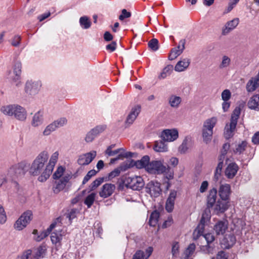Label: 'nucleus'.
<instances>
[{
	"instance_id": "obj_1",
	"label": "nucleus",
	"mask_w": 259,
	"mask_h": 259,
	"mask_svg": "<svg viewBox=\"0 0 259 259\" xmlns=\"http://www.w3.org/2000/svg\"><path fill=\"white\" fill-rule=\"evenodd\" d=\"M147 171L151 174H164L165 176L163 181L166 185V190L171 186L169 181L174 179V171L170 166L166 167L161 161L153 160L150 162L147 167Z\"/></svg>"
},
{
	"instance_id": "obj_2",
	"label": "nucleus",
	"mask_w": 259,
	"mask_h": 259,
	"mask_svg": "<svg viewBox=\"0 0 259 259\" xmlns=\"http://www.w3.org/2000/svg\"><path fill=\"white\" fill-rule=\"evenodd\" d=\"M231 186L228 184L221 185L219 190V195L221 198L219 199L214 208V212L218 214L224 213L229 207Z\"/></svg>"
},
{
	"instance_id": "obj_3",
	"label": "nucleus",
	"mask_w": 259,
	"mask_h": 259,
	"mask_svg": "<svg viewBox=\"0 0 259 259\" xmlns=\"http://www.w3.org/2000/svg\"><path fill=\"white\" fill-rule=\"evenodd\" d=\"M49 158L48 152L46 151H43L40 152L32 163L29 168V174L33 176H38L42 173L45 169V166Z\"/></svg>"
},
{
	"instance_id": "obj_4",
	"label": "nucleus",
	"mask_w": 259,
	"mask_h": 259,
	"mask_svg": "<svg viewBox=\"0 0 259 259\" xmlns=\"http://www.w3.org/2000/svg\"><path fill=\"white\" fill-rule=\"evenodd\" d=\"M1 111L5 115L14 116L16 119L23 121L27 118V112L25 109L18 104H10L3 106Z\"/></svg>"
},
{
	"instance_id": "obj_5",
	"label": "nucleus",
	"mask_w": 259,
	"mask_h": 259,
	"mask_svg": "<svg viewBox=\"0 0 259 259\" xmlns=\"http://www.w3.org/2000/svg\"><path fill=\"white\" fill-rule=\"evenodd\" d=\"M240 114V108L236 107L231 115L230 122L226 124L225 127L224 137L226 139H229L233 136Z\"/></svg>"
},
{
	"instance_id": "obj_6",
	"label": "nucleus",
	"mask_w": 259,
	"mask_h": 259,
	"mask_svg": "<svg viewBox=\"0 0 259 259\" xmlns=\"http://www.w3.org/2000/svg\"><path fill=\"white\" fill-rule=\"evenodd\" d=\"M28 165L26 161H21L13 165L9 168L8 172V177L13 180L22 177L28 170Z\"/></svg>"
},
{
	"instance_id": "obj_7",
	"label": "nucleus",
	"mask_w": 259,
	"mask_h": 259,
	"mask_svg": "<svg viewBox=\"0 0 259 259\" xmlns=\"http://www.w3.org/2000/svg\"><path fill=\"white\" fill-rule=\"evenodd\" d=\"M125 187L133 190L140 191L145 185L143 178L140 176L128 177L124 180Z\"/></svg>"
},
{
	"instance_id": "obj_8",
	"label": "nucleus",
	"mask_w": 259,
	"mask_h": 259,
	"mask_svg": "<svg viewBox=\"0 0 259 259\" xmlns=\"http://www.w3.org/2000/svg\"><path fill=\"white\" fill-rule=\"evenodd\" d=\"M58 153L55 152L51 156L49 162L46 164L45 169L41 176L38 178V181L41 182H45L50 176L58 159Z\"/></svg>"
},
{
	"instance_id": "obj_9",
	"label": "nucleus",
	"mask_w": 259,
	"mask_h": 259,
	"mask_svg": "<svg viewBox=\"0 0 259 259\" xmlns=\"http://www.w3.org/2000/svg\"><path fill=\"white\" fill-rule=\"evenodd\" d=\"M32 219V212L27 210L23 212L14 224V227L20 231L25 228Z\"/></svg>"
},
{
	"instance_id": "obj_10",
	"label": "nucleus",
	"mask_w": 259,
	"mask_h": 259,
	"mask_svg": "<svg viewBox=\"0 0 259 259\" xmlns=\"http://www.w3.org/2000/svg\"><path fill=\"white\" fill-rule=\"evenodd\" d=\"M67 123V119L65 117H60L48 125L43 132V135L47 136L58 128L62 127Z\"/></svg>"
},
{
	"instance_id": "obj_11",
	"label": "nucleus",
	"mask_w": 259,
	"mask_h": 259,
	"mask_svg": "<svg viewBox=\"0 0 259 259\" xmlns=\"http://www.w3.org/2000/svg\"><path fill=\"white\" fill-rule=\"evenodd\" d=\"M145 191L147 193L149 194L151 197H158L161 192L160 183L153 181L149 182L146 185Z\"/></svg>"
},
{
	"instance_id": "obj_12",
	"label": "nucleus",
	"mask_w": 259,
	"mask_h": 259,
	"mask_svg": "<svg viewBox=\"0 0 259 259\" xmlns=\"http://www.w3.org/2000/svg\"><path fill=\"white\" fill-rule=\"evenodd\" d=\"M40 87L41 83L39 81L28 80L25 83V92L29 95L34 96L38 93Z\"/></svg>"
},
{
	"instance_id": "obj_13",
	"label": "nucleus",
	"mask_w": 259,
	"mask_h": 259,
	"mask_svg": "<svg viewBox=\"0 0 259 259\" xmlns=\"http://www.w3.org/2000/svg\"><path fill=\"white\" fill-rule=\"evenodd\" d=\"M106 128L105 125H98L91 130L86 135L85 141L87 143L92 142L97 136Z\"/></svg>"
},
{
	"instance_id": "obj_14",
	"label": "nucleus",
	"mask_w": 259,
	"mask_h": 259,
	"mask_svg": "<svg viewBox=\"0 0 259 259\" xmlns=\"http://www.w3.org/2000/svg\"><path fill=\"white\" fill-rule=\"evenodd\" d=\"M97 153L95 151L80 155L77 159V163L81 166L87 165L94 159Z\"/></svg>"
},
{
	"instance_id": "obj_15",
	"label": "nucleus",
	"mask_w": 259,
	"mask_h": 259,
	"mask_svg": "<svg viewBox=\"0 0 259 259\" xmlns=\"http://www.w3.org/2000/svg\"><path fill=\"white\" fill-rule=\"evenodd\" d=\"M179 137L177 129L165 130L161 134V138L164 142H172Z\"/></svg>"
},
{
	"instance_id": "obj_16",
	"label": "nucleus",
	"mask_w": 259,
	"mask_h": 259,
	"mask_svg": "<svg viewBox=\"0 0 259 259\" xmlns=\"http://www.w3.org/2000/svg\"><path fill=\"white\" fill-rule=\"evenodd\" d=\"M141 109V107L139 105H137L132 108L131 111L127 116L125 122L126 127L130 126L133 123L134 121L140 113Z\"/></svg>"
},
{
	"instance_id": "obj_17",
	"label": "nucleus",
	"mask_w": 259,
	"mask_h": 259,
	"mask_svg": "<svg viewBox=\"0 0 259 259\" xmlns=\"http://www.w3.org/2000/svg\"><path fill=\"white\" fill-rule=\"evenodd\" d=\"M115 189V186L110 183L104 184L99 192V195L101 197L105 198L110 196Z\"/></svg>"
},
{
	"instance_id": "obj_18",
	"label": "nucleus",
	"mask_w": 259,
	"mask_h": 259,
	"mask_svg": "<svg viewBox=\"0 0 259 259\" xmlns=\"http://www.w3.org/2000/svg\"><path fill=\"white\" fill-rule=\"evenodd\" d=\"M228 227V222L226 220L218 221L214 226V231L218 235H223Z\"/></svg>"
},
{
	"instance_id": "obj_19",
	"label": "nucleus",
	"mask_w": 259,
	"mask_h": 259,
	"mask_svg": "<svg viewBox=\"0 0 259 259\" xmlns=\"http://www.w3.org/2000/svg\"><path fill=\"white\" fill-rule=\"evenodd\" d=\"M177 195V191L175 190L170 191L165 204V209L167 212H171L173 210Z\"/></svg>"
},
{
	"instance_id": "obj_20",
	"label": "nucleus",
	"mask_w": 259,
	"mask_h": 259,
	"mask_svg": "<svg viewBox=\"0 0 259 259\" xmlns=\"http://www.w3.org/2000/svg\"><path fill=\"white\" fill-rule=\"evenodd\" d=\"M69 176H65L56 181L55 185L53 186V190L55 193L57 194L62 190L69 181Z\"/></svg>"
},
{
	"instance_id": "obj_21",
	"label": "nucleus",
	"mask_w": 259,
	"mask_h": 259,
	"mask_svg": "<svg viewBox=\"0 0 259 259\" xmlns=\"http://www.w3.org/2000/svg\"><path fill=\"white\" fill-rule=\"evenodd\" d=\"M217 190L213 188L209 191L208 195L207 196V208L209 209L213 206H215L214 204L217 203Z\"/></svg>"
},
{
	"instance_id": "obj_22",
	"label": "nucleus",
	"mask_w": 259,
	"mask_h": 259,
	"mask_svg": "<svg viewBox=\"0 0 259 259\" xmlns=\"http://www.w3.org/2000/svg\"><path fill=\"white\" fill-rule=\"evenodd\" d=\"M186 43V40L182 39L180 40V44L182 45V48L181 49H177L176 48H174L171 50L169 54L168 58L170 60H172L176 59L178 56L180 55L185 49V45Z\"/></svg>"
},
{
	"instance_id": "obj_23",
	"label": "nucleus",
	"mask_w": 259,
	"mask_h": 259,
	"mask_svg": "<svg viewBox=\"0 0 259 259\" xmlns=\"http://www.w3.org/2000/svg\"><path fill=\"white\" fill-rule=\"evenodd\" d=\"M237 164L234 162L230 163L225 169V175L229 179H232L238 170Z\"/></svg>"
},
{
	"instance_id": "obj_24",
	"label": "nucleus",
	"mask_w": 259,
	"mask_h": 259,
	"mask_svg": "<svg viewBox=\"0 0 259 259\" xmlns=\"http://www.w3.org/2000/svg\"><path fill=\"white\" fill-rule=\"evenodd\" d=\"M44 120V112L39 110L36 112L33 116L31 125L34 127H37L43 123Z\"/></svg>"
},
{
	"instance_id": "obj_25",
	"label": "nucleus",
	"mask_w": 259,
	"mask_h": 259,
	"mask_svg": "<svg viewBox=\"0 0 259 259\" xmlns=\"http://www.w3.org/2000/svg\"><path fill=\"white\" fill-rule=\"evenodd\" d=\"M239 22V20L237 18L228 22L225 25V28L223 29V34L226 35L231 30L234 29L238 25Z\"/></svg>"
},
{
	"instance_id": "obj_26",
	"label": "nucleus",
	"mask_w": 259,
	"mask_h": 259,
	"mask_svg": "<svg viewBox=\"0 0 259 259\" xmlns=\"http://www.w3.org/2000/svg\"><path fill=\"white\" fill-rule=\"evenodd\" d=\"M190 63V59L188 58H184L179 61L175 67V70L178 72L184 71L189 66Z\"/></svg>"
},
{
	"instance_id": "obj_27",
	"label": "nucleus",
	"mask_w": 259,
	"mask_h": 259,
	"mask_svg": "<svg viewBox=\"0 0 259 259\" xmlns=\"http://www.w3.org/2000/svg\"><path fill=\"white\" fill-rule=\"evenodd\" d=\"M150 157L148 155L144 156L140 160L135 162V166L137 168L141 169L144 168L147 171V167L150 163Z\"/></svg>"
},
{
	"instance_id": "obj_28",
	"label": "nucleus",
	"mask_w": 259,
	"mask_h": 259,
	"mask_svg": "<svg viewBox=\"0 0 259 259\" xmlns=\"http://www.w3.org/2000/svg\"><path fill=\"white\" fill-rule=\"evenodd\" d=\"M249 108L259 111V95H253L248 102Z\"/></svg>"
},
{
	"instance_id": "obj_29",
	"label": "nucleus",
	"mask_w": 259,
	"mask_h": 259,
	"mask_svg": "<svg viewBox=\"0 0 259 259\" xmlns=\"http://www.w3.org/2000/svg\"><path fill=\"white\" fill-rule=\"evenodd\" d=\"M104 178L103 177L98 178L96 179L90 184L88 190H84L82 191V194H85V193L87 191L88 192V193H90V192L95 190L104 182Z\"/></svg>"
},
{
	"instance_id": "obj_30",
	"label": "nucleus",
	"mask_w": 259,
	"mask_h": 259,
	"mask_svg": "<svg viewBox=\"0 0 259 259\" xmlns=\"http://www.w3.org/2000/svg\"><path fill=\"white\" fill-rule=\"evenodd\" d=\"M153 149L156 152H164L167 151L168 148L165 142L162 140L155 142Z\"/></svg>"
},
{
	"instance_id": "obj_31",
	"label": "nucleus",
	"mask_w": 259,
	"mask_h": 259,
	"mask_svg": "<svg viewBox=\"0 0 259 259\" xmlns=\"http://www.w3.org/2000/svg\"><path fill=\"white\" fill-rule=\"evenodd\" d=\"M181 102L182 98L175 95H171L168 98V103L172 108H178Z\"/></svg>"
},
{
	"instance_id": "obj_32",
	"label": "nucleus",
	"mask_w": 259,
	"mask_h": 259,
	"mask_svg": "<svg viewBox=\"0 0 259 259\" xmlns=\"http://www.w3.org/2000/svg\"><path fill=\"white\" fill-rule=\"evenodd\" d=\"M259 86V78L256 77L254 79L249 80L246 84V90L248 92H251L255 91Z\"/></svg>"
},
{
	"instance_id": "obj_33",
	"label": "nucleus",
	"mask_w": 259,
	"mask_h": 259,
	"mask_svg": "<svg viewBox=\"0 0 259 259\" xmlns=\"http://www.w3.org/2000/svg\"><path fill=\"white\" fill-rule=\"evenodd\" d=\"M195 248V244L194 243H191L184 251V256L181 257V259H192L191 256L194 253Z\"/></svg>"
},
{
	"instance_id": "obj_34",
	"label": "nucleus",
	"mask_w": 259,
	"mask_h": 259,
	"mask_svg": "<svg viewBox=\"0 0 259 259\" xmlns=\"http://www.w3.org/2000/svg\"><path fill=\"white\" fill-rule=\"evenodd\" d=\"M217 121L216 117H212L207 119L203 124V129L213 132V128L214 127Z\"/></svg>"
},
{
	"instance_id": "obj_35",
	"label": "nucleus",
	"mask_w": 259,
	"mask_h": 259,
	"mask_svg": "<svg viewBox=\"0 0 259 259\" xmlns=\"http://www.w3.org/2000/svg\"><path fill=\"white\" fill-rule=\"evenodd\" d=\"M159 212L157 210L153 211L150 215L149 224L150 226L155 227L157 225L159 218Z\"/></svg>"
},
{
	"instance_id": "obj_36",
	"label": "nucleus",
	"mask_w": 259,
	"mask_h": 259,
	"mask_svg": "<svg viewBox=\"0 0 259 259\" xmlns=\"http://www.w3.org/2000/svg\"><path fill=\"white\" fill-rule=\"evenodd\" d=\"M92 22L87 16L81 17L79 19V24L84 29H89L91 26Z\"/></svg>"
},
{
	"instance_id": "obj_37",
	"label": "nucleus",
	"mask_w": 259,
	"mask_h": 259,
	"mask_svg": "<svg viewBox=\"0 0 259 259\" xmlns=\"http://www.w3.org/2000/svg\"><path fill=\"white\" fill-rule=\"evenodd\" d=\"M247 144V143L246 141H242L241 143L236 145V147L233 148L234 153L239 155L242 154L245 150Z\"/></svg>"
},
{
	"instance_id": "obj_38",
	"label": "nucleus",
	"mask_w": 259,
	"mask_h": 259,
	"mask_svg": "<svg viewBox=\"0 0 259 259\" xmlns=\"http://www.w3.org/2000/svg\"><path fill=\"white\" fill-rule=\"evenodd\" d=\"M173 70V66L172 65H167L162 70L160 75L159 76V79H164L167 76L170 75Z\"/></svg>"
},
{
	"instance_id": "obj_39",
	"label": "nucleus",
	"mask_w": 259,
	"mask_h": 259,
	"mask_svg": "<svg viewBox=\"0 0 259 259\" xmlns=\"http://www.w3.org/2000/svg\"><path fill=\"white\" fill-rule=\"evenodd\" d=\"M224 241L227 244L226 247L229 248L235 243L236 237L233 234H229L224 238Z\"/></svg>"
},
{
	"instance_id": "obj_40",
	"label": "nucleus",
	"mask_w": 259,
	"mask_h": 259,
	"mask_svg": "<svg viewBox=\"0 0 259 259\" xmlns=\"http://www.w3.org/2000/svg\"><path fill=\"white\" fill-rule=\"evenodd\" d=\"M96 193L95 192L91 193L87 196L84 200V203L87 206L88 208H90L94 203Z\"/></svg>"
},
{
	"instance_id": "obj_41",
	"label": "nucleus",
	"mask_w": 259,
	"mask_h": 259,
	"mask_svg": "<svg viewBox=\"0 0 259 259\" xmlns=\"http://www.w3.org/2000/svg\"><path fill=\"white\" fill-rule=\"evenodd\" d=\"M212 134H213V132L209 131L203 128L202 137H203L204 141L206 144H207L211 141V140L212 139Z\"/></svg>"
},
{
	"instance_id": "obj_42",
	"label": "nucleus",
	"mask_w": 259,
	"mask_h": 259,
	"mask_svg": "<svg viewBox=\"0 0 259 259\" xmlns=\"http://www.w3.org/2000/svg\"><path fill=\"white\" fill-rule=\"evenodd\" d=\"M51 239L53 243L56 244L62 239V235L59 232H54L51 234Z\"/></svg>"
},
{
	"instance_id": "obj_43",
	"label": "nucleus",
	"mask_w": 259,
	"mask_h": 259,
	"mask_svg": "<svg viewBox=\"0 0 259 259\" xmlns=\"http://www.w3.org/2000/svg\"><path fill=\"white\" fill-rule=\"evenodd\" d=\"M148 47L153 51L158 50V40L156 38H152L148 44Z\"/></svg>"
},
{
	"instance_id": "obj_44",
	"label": "nucleus",
	"mask_w": 259,
	"mask_h": 259,
	"mask_svg": "<svg viewBox=\"0 0 259 259\" xmlns=\"http://www.w3.org/2000/svg\"><path fill=\"white\" fill-rule=\"evenodd\" d=\"M188 139L187 138H185L182 144L179 147L178 150L180 153H185L187 152L188 149Z\"/></svg>"
},
{
	"instance_id": "obj_45",
	"label": "nucleus",
	"mask_w": 259,
	"mask_h": 259,
	"mask_svg": "<svg viewBox=\"0 0 259 259\" xmlns=\"http://www.w3.org/2000/svg\"><path fill=\"white\" fill-rule=\"evenodd\" d=\"M97 173V171L95 169H92L88 171L87 174L84 176L82 184L84 185L86 184L90 179L91 178L95 176L96 174Z\"/></svg>"
},
{
	"instance_id": "obj_46",
	"label": "nucleus",
	"mask_w": 259,
	"mask_h": 259,
	"mask_svg": "<svg viewBox=\"0 0 259 259\" xmlns=\"http://www.w3.org/2000/svg\"><path fill=\"white\" fill-rule=\"evenodd\" d=\"M231 63V59L227 56H224L222 57V60L219 65L220 69L226 68L228 67Z\"/></svg>"
},
{
	"instance_id": "obj_47",
	"label": "nucleus",
	"mask_w": 259,
	"mask_h": 259,
	"mask_svg": "<svg viewBox=\"0 0 259 259\" xmlns=\"http://www.w3.org/2000/svg\"><path fill=\"white\" fill-rule=\"evenodd\" d=\"M180 245L178 242H175L172 245L171 253L173 257H177L179 254Z\"/></svg>"
},
{
	"instance_id": "obj_48",
	"label": "nucleus",
	"mask_w": 259,
	"mask_h": 259,
	"mask_svg": "<svg viewBox=\"0 0 259 259\" xmlns=\"http://www.w3.org/2000/svg\"><path fill=\"white\" fill-rule=\"evenodd\" d=\"M46 251V249L44 246H39L37 249L35 257L36 259H38L40 257H43Z\"/></svg>"
},
{
	"instance_id": "obj_49",
	"label": "nucleus",
	"mask_w": 259,
	"mask_h": 259,
	"mask_svg": "<svg viewBox=\"0 0 259 259\" xmlns=\"http://www.w3.org/2000/svg\"><path fill=\"white\" fill-rule=\"evenodd\" d=\"M22 65L20 61L15 62L13 68V73L14 74H21Z\"/></svg>"
},
{
	"instance_id": "obj_50",
	"label": "nucleus",
	"mask_w": 259,
	"mask_h": 259,
	"mask_svg": "<svg viewBox=\"0 0 259 259\" xmlns=\"http://www.w3.org/2000/svg\"><path fill=\"white\" fill-rule=\"evenodd\" d=\"M201 250L205 253H213L214 247L210 244H207L206 245L202 246L201 248Z\"/></svg>"
},
{
	"instance_id": "obj_51",
	"label": "nucleus",
	"mask_w": 259,
	"mask_h": 259,
	"mask_svg": "<svg viewBox=\"0 0 259 259\" xmlns=\"http://www.w3.org/2000/svg\"><path fill=\"white\" fill-rule=\"evenodd\" d=\"M64 171V169L62 166L58 167L53 175V178L54 179H59L63 175Z\"/></svg>"
},
{
	"instance_id": "obj_52",
	"label": "nucleus",
	"mask_w": 259,
	"mask_h": 259,
	"mask_svg": "<svg viewBox=\"0 0 259 259\" xmlns=\"http://www.w3.org/2000/svg\"><path fill=\"white\" fill-rule=\"evenodd\" d=\"M77 212V210L76 209H71L66 214V218L69 219L70 223L73 219L76 218Z\"/></svg>"
},
{
	"instance_id": "obj_53",
	"label": "nucleus",
	"mask_w": 259,
	"mask_h": 259,
	"mask_svg": "<svg viewBox=\"0 0 259 259\" xmlns=\"http://www.w3.org/2000/svg\"><path fill=\"white\" fill-rule=\"evenodd\" d=\"M145 252L141 250H139L136 251L132 259H147Z\"/></svg>"
},
{
	"instance_id": "obj_54",
	"label": "nucleus",
	"mask_w": 259,
	"mask_h": 259,
	"mask_svg": "<svg viewBox=\"0 0 259 259\" xmlns=\"http://www.w3.org/2000/svg\"><path fill=\"white\" fill-rule=\"evenodd\" d=\"M32 251L30 249H28L24 251L22 254L18 255L15 259H28Z\"/></svg>"
},
{
	"instance_id": "obj_55",
	"label": "nucleus",
	"mask_w": 259,
	"mask_h": 259,
	"mask_svg": "<svg viewBox=\"0 0 259 259\" xmlns=\"http://www.w3.org/2000/svg\"><path fill=\"white\" fill-rule=\"evenodd\" d=\"M21 40V36L19 35H16L12 38L11 44L13 47H18L20 44Z\"/></svg>"
},
{
	"instance_id": "obj_56",
	"label": "nucleus",
	"mask_w": 259,
	"mask_h": 259,
	"mask_svg": "<svg viewBox=\"0 0 259 259\" xmlns=\"http://www.w3.org/2000/svg\"><path fill=\"white\" fill-rule=\"evenodd\" d=\"M205 224L199 223L196 229L195 230L194 233L197 232V236L203 235Z\"/></svg>"
},
{
	"instance_id": "obj_57",
	"label": "nucleus",
	"mask_w": 259,
	"mask_h": 259,
	"mask_svg": "<svg viewBox=\"0 0 259 259\" xmlns=\"http://www.w3.org/2000/svg\"><path fill=\"white\" fill-rule=\"evenodd\" d=\"M231 96V92L230 90L226 89L223 91L222 93L221 97L223 101H228Z\"/></svg>"
},
{
	"instance_id": "obj_58",
	"label": "nucleus",
	"mask_w": 259,
	"mask_h": 259,
	"mask_svg": "<svg viewBox=\"0 0 259 259\" xmlns=\"http://www.w3.org/2000/svg\"><path fill=\"white\" fill-rule=\"evenodd\" d=\"M120 153H119L117 156L116 157L117 158V160L119 159H123L124 158H128L133 156V153L131 152H126Z\"/></svg>"
},
{
	"instance_id": "obj_59",
	"label": "nucleus",
	"mask_w": 259,
	"mask_h": 259,
	"mask_svg": "<svg viewBox=\"0 0 259 259\" xmlns=\"http://www.w3.org/2000/svg\"><path fill=\"white\" fill-rule=\"evenodd\" d=\"M7 217L3 207L0 204V224H4L6 221Z\"/></svg>"
},
{
	"instance_id": "obj_60",
	"label": "nucleus",
	"mask_w": 259,
	"mask_h": 259,
	"mask_svg": "<svg viewBox=\"0 0 259 259\" xmlns=\"http://www.w3.org/2000/svg\"><path fill=\"white\" fill-rule=\"evenodd\" d=\"M131 16V13L130 12H127L126 10L123 9L121 11V14L119 16V19L120 20H123L125 18H130Z\"/></svg>"
},
{
	"instance_id": "obj_61",
	"label": "nucleus",
	"mask_w": 259,
	"mask_h": 259,
	"mask_svg": "<svg viewBox=\"0 0 259 259\" xmlns=\"http://www.w3.org/2000/svg\"><path fill=\"white\" fill-rule=\"evenodd\" d=\"M120 169L115 168L108 174V179L111 180L119 175Z\"/></svg>"
},
{
	"instance_id": "obj_62",
	"label": "nucleus",
	"mask_w": 259,
	"mask_h": 259,
	"mask_svg": "<svg viewBox=\"0 0 259 259\" xmlns=\"http://www.w3.org/2000/svg\"><path fill=\"white\" fill-rule=\"evenodd\" d=\"M203 236L207 244H211L214 240V236L211 233H207Z\"/></svg>"
},
{
	"instance_id": "obj_63",
	"label": "nucleus",
	"mask_w": 259,
	"mask_h": 259,
	"mask_svg": "<svg viewBox=\"0 0 259 259\" xmlns=\"http://www.w3.org/2000/svg\"><path fill=\"white\" fill-rule=\"evenodd\" d=\"M117 44L116 41H112L111 44L107 45L106 46L107 50L110 51L111 52L114 51L116 49Z\"/></svg>"
},
{
	"instance_id": "obj_64",
	"label": "nucleus",
	"mask_w": 259,
	"mask_h": 259,
	"mask_svg": "<svg viewBox=\"0 0 259 259\" xmlns=\"http://www.w3.org/2000/svg\"><path fill=\"white\" fill-rule=\"evenodd\" d=\"M179 163V159L176 157H171L168 161V165H171L173 167H176Z\"/></svg>"
}]
</instances>
